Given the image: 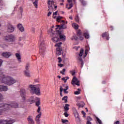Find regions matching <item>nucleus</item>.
Wrapping results in <instances>:
<instances>
[{
  "mask_svg": "<svg viewBox=\"0 0 124 124\" xmlns=\"http://www.w3.org/2000/svg\"><path fill=\"white\" fill-rule=\"evenodd\" d=\"M0 82L8 86H12L17 82L15 78L10 76H7L2 72H0Z\"/></svg>",
  "mask_w": 124,
  "mask_h": 124,
  "instance_id": "f257e3e1",
  "label": "nucleus"
},
{
  "mask_svg": "<svg viewBox=\"0 0 124 124\" xmlns=\"http://www.w3.org/2000/svg\"><path fill=\"white\" fill-rule=\"evenodd\" d=\"M18 107L19 105L16 102H13L11 104H0V109L1 110H5V111H7L11 108H18Z\"/></svg>",
  "mask_w": 124,
  "mask_h": 124,
  "instance_id": "f03ea898",
  "label": "nucleus"
},
{
  "mask_svg": "<svg viewBox=\"0 0 124 124\" xmlns=\"http://www.w3.org/2000/svg\"><path fill=\"white\" fill-rule=\"evenodd\" d=\"M62 19V17L61 16H59L57 17V21L59 23H61V25H57L56 27H57L56 28H55V30H62V29H66V26H65V24H67V21L65 22V21L63 20H61Z\"/></svg>",
  "mask_w": 124,
  "mask_h": 124,
  "instance_id": "7ed1b4c3",
  "label": "nucleus"
},
{
  "mask_svg": "<svg viewBox=\"0 0 124 124\" xmlns=\"http://www.w3.org/2000/svg\"><path fill=\"white\" fill-rule=\"evenodd\" d=\"M29 89H30L31 93H32L33 94L35 93L37 95H39L40 94V89L39 88L37 87V86L36 85H30Z\"/></svg>",
  "mask_w": 124,
  "mask_h": 124,
  "instance_id": "20e7f679",
  "label": "nucleus"
},
{
  "mask_svg": "<svg viewBox=\"0 0 124 124\" xmlns=\"http://www.w3.org/2000/svg\"><path fill=\"white\" fill-rule=\"evenodd\" d=\"M41 42L40 44V51L39 53L41 55H44V53H45V51L46 50V46H45V44H44V42L42 41V39L41 38L40 40Z\"/></svg>",
  "mask_w": 124,
  "mask_h": 124,
  "instance_id": "39448f33",
  "label": "nucleus"
},
{
  "mask_svg": "<svg viewBox=\"0 0 124 124\" xmlns=\"http://www.w3.org/2000/svg\"><path fill=\"white\" fill-rule=\"evenodd\" d=\"M4 40L6 41V42H9V43L15 42L16 40V37L15 35L10 34L9 35L6 36L4 38Z\"/></svg>",
  "mask_w": 124,
  "mask_h": 124,
  "instance_id": "423d86ee",
  "label": "nucleus"
},
{
  "mask_svg": "<svg viewBox=\"0 0 124 124\" xmlns=\"http://www.w3.org/2000/svg\"><path fill=\"white\" fill-rule=\"evenodd\" d=\"M48 11L53 12L54 11V8L55 7V5H54V1L53 0L51 1L50 0H48Z\"/></svg>",
  "mask_w": 124,
  "mask_h": 124,
  "instance_id": "0eeeda50",
  "label": "nucleus"
},
{
  "mask_svg": "<svg viewBox=\"0 0 124 124\" xmlns=\"http://www.w3.org/2000/svg\"><path fill=\"white\" fill-rule=\"evenodd\" d=\"M15 123V120L13 119H10L9 120H0V124H12Z\"/></svg>",
  "mask_w": 124,
  "mask_h": 124,
  "instance_id": "6e6552de",
  "label": "nucleus"
},
{
  "mask_svg": "<svg viewBox=\"0 0 124 124\" xmlns=\"http://www.w3.org/2000/svg\"><path fill=\"white\" fill-rule=\"evenodd\" d=\"M71 84L72 85H74V84H75V85L79 87V86H80V81L78 80V78H77L76 77H74L72 80Z\"/></svg>",
  "mask_w": 124,
  "mask_h": 124,
  "instance_id": "1a4fd4ad",
  "label": "nucleus"
},
{
  "mask_svg": "<svg viewBox=\"0 0 124 124\" xmlns=\"http://www.w3.org/2000/svg\"><path fill=\"white\" fill-rule=\"evenodd\" d=\"M83 54H84V49L81 48L80 49V53L79 54V58H78L79 61L81 62V67H82L83 65H84V62H83V60H82V58H81V57H82V56H83Z\"/></svg>",
  "mask_w": 124,
  "mask_h": 124,
  "instance_id": "9d476101",
  "label": "nucleus"
},
{
  "mask_svg": "<svg viewBox=\"0 0 124 124\" xmlns=\"http://www.w3.org/2000/svg\"><path fill=\"white\" fill-rule=\"evenodd\" d=\"M12 55V53L10 52H5L2 53V57L4 58H6V59H8L9 57H10Z\"/></svg>",
  "mask_w": 124,
  "mask_h": 124,
  "instance_id": "9b49d317",
  "label": "nucleus"
},
{
  "mask_svg": "<svg viewBox=\"0 0 124 124\" xmlns=\"http://www.w3.org/2000/svg\"><path fill=\"white\" fill-rule=\"evenodd\" d=\"M7 91H8L7 86L0 85V92H7Z\"/></svg>",
  "mask_w": 124,
  "mask_h": 124,
  "instance_id": "f8f14e48",
  "label": "nucleus"
},
{
  "mask_svg": "<svg viewBox=\"0 0 124 124\" xmlns=\"http://www.w3.org/2000/svg\"><path fill=\"white\" fill-rule=\"evenodd\" d=\"M7 31L8 32H13L14 31V27L12 25H9Z\"/></svg>",
  "mask_w": 124,
  "mask_h": 124,
  "instance_id": "ddd939ff",
  "label": "nucleus"
},
{
  "mask_svg": "<svg viewBox=\"0 0 124 124\" xmlns=\"http://www.w3.org/2000/svg\"><path fill=\"white\" fill-rule=\"evenodd\" d=\"M41 117V113H40L38 115L36 116L35 121L38 124H40V118Z\"/></svg>",
  "mask_w": 124,
  "mask_h": 124,
  "instance_id": "4468645a",
  "label": "nucleus"
},
{
  "mask_svg": "<svg viewBox=\"0 0 124 124\" xmlns=\"http://www.w3.org/2000/svg\"><path fill=\"white\" fill-rule=\"evenodd\" d=\"M62 42H60L55 45L56 47H58L56 48V52L62 51V49L60 47H61V45H62Z\"/></svg>",
  "mask_w": 124,
  "mask_h": 124,
  "instance_id": "2eb2a0df",
  "label": "nucleus"
},
{
  "mask_svg": "<svg viewBox=\"0 0 124 124\" xmlns=\"http://www.w3.org/2000/svg\"><path fill=\"white\" fill-rule=\"evenodd\" d=\"M52 41L53 42H58L60 40V38H59V34H56L55 35V37L52 38Z\"/></svg>",
  "mask_w": 124,
  "mask_h": 124,
  "instance_id": "dca6fc26",
  "label": "nucleus"
},
{
  "mask_svg": "<svg viewBox=\"0 0 124 124\" xmlns=\"http://www.w3.org/2000/svg\"><path fill=\"white\" fill-rule=\"evenodd\" d=\"M21 96L23 100H26V92L24 91H21L20 92Z\"/></svg>",
  "mask_w": 124,
  "mask_h": 124,
  "instance_id": "f3484780",
  "label": "nucleus"
},
{
  "mask_svg": "<svg viewBox=\"0 0 124 124\" xmlns=\"http://www.w3.org/2000/svg\"><path fill=\"white\" fill-rule=\"evenodd\" d=\"M69 110V104H65L64 106V112H68Z\"/></svg>",
  "mask_w": 124,
  "mask_h": 124,
  "instance_id": "a211bd4d",
  "label": "nucleus"
},
{
  "mask_svg": "<svg viewBox=\"0 0 124 124\" xmlns=\"http://www.w3.org/2000/svg\"><path fill=\"white\" fill-rule=\"evenodd\" d=\"M24 75L26 77H31V73H30V70H24Z\"/></svg>",
  "mask_w": 124,
  "mask_h": 124,
  "instance_id": "6ab92c4d",
  "label": "nucleus"
},
{
  "mask_svg": "<svg viewBox=\"0 0 124 124\" xmlns=\"http://www.w3.org/2000/svg\"><path fill=\"white\" fill-rule=\"evenodd\" d=\"M17 28H18V30H19V31H20L23 32L25 31V29H24V27H23L22 24H18Z\"/></svg>",
  "mask_w": 124,
  "mask_h": 124,
  "instance_id": "aec40b11",
  "label": "nucleus"
},
{
  "mask_svg": "<svg viewBox=\"0 0 124 124\" xmlns=\"http://www.w3.org/2000/svg\"><path fill=\"white\" fill-rule=\"evenodd\" d=\"M59 38L60 37V39L62 40H64L65 39V36L63 34H61V32H59Z\"/></svg>",
  "mask_w": 124,
  "mask_h": 124,
  "instance_id": "412c9836",
  "label": "nucleus"
},
{
  "mask_svg": "<svg viewBox=\"0 0 124 124\" xmlns=\"http://www.w3.org/2000/svg\"><path fill=\"white\" fill-rule=\"evenodd\" d=\"M28 121L29 124H34V121H33V119H32L31 116L28 118Z\"/></svg>",
  "mask_w": 124,
  "mask_h": 124,
  "instance_id": "4be33fe9",
  "label": "nucleus"
},
{
  "mask_svg": "<svg viewBox=\"0 0 124 124\" xmlns=\"http://www.w3.org/2000/svg\"><path fill=\"white\" fill-rule=\"evenodd\" d=\"M75 117L77 122H80V117H79V113L78 112H77L75 113Z\"/></svg>",
  "mask_w": 124,
  "mask_h": 124,
  "instance_id": "5701e85b",
  "label": "nucleus"
},
{
  "mask_svg": "<svg viewBox=\"0 0 124 124\" xmlns=\"http://www.w3.org/2000/svg\"><path fill=\"white\" fill-rule=\"evenodd\" d=\"M109 34L107 32H105L102 34V37H106L107 40H109Z\"/></svg>",
  "mask_w": 124,
  "mask_h": 124,
  "instance_id": "b1692460",
  "label": "nucleus"
},
{
  "mask_svg": "<svg viewBox=\"0 0 124 124\" xmlns=\"http://www.w3.org/2000/svg\"><path fill=\"white\" fill-rule=\"evenodd\" d=\"M16 57L18 61L21 62V55L19 53H16Z\"/></svg>",
  "mask_w": 124,
  "mask_h": 124,
  "instance_id": "393cba45",
  "label": "nucleus"
},
{
  "mask_svg": "<svg viewBox=\"0 0 124 124\" xmlns=\"http://www.w3.org/2000/svg\"><path fill=\"white\" fill-rule=\"evenodd\" d=\"M29 102L30 103V104H32V103H34V98H33V97H31L29 99Z\"/></svg>",
  "mask_w": 124,
  "mask_h": 124,
  "instance_id": "a878e982",
  "label": "nucleus"
},
{
  "mask_svg": "<svg viewBox=\"0 0 124 124\" xmlns=\"http://www.w3.org/2000/svg\"><path fill=\"white\" fill-rule=\"evenodd\" d=\"M87 124H92V123L91 122H90V121H92V118H91V117L90 116H88L87 118Z\"/></svg>",
  "mask_w": 124,
  "mask_h": 124,
  "instance_id": "bb28decb",
  "label": "nucleus"
},
{
  "mask_svg": "<svg viewBox=\"0 0 124 124\" xmlns=\"http://www.w3.org/2000/svg\"><path fill=\"white\" fill-rule=\"evenodd\" d=\"M35 99L36 100H37V101L36 102V105H37V106H39V105H40V102L39 101V98L36 97Z\"/></svg>",
  "mask_w": 124,
  "mask_h": 124,
  "instance_id": "cd10ccee",
  "label": "nucleus"
},
{
  "mask_svg": "<svg viewBox=\"0 0 124 124\" xmlns=\"http://www.w3.org/2000/svg\"><path fill=\"white\" fill-rule=\"evenodd\" d=\"M78 106H79V107H81L82 108H83V107H84V106H85V103H84V102H81L80 104H78Z\"/></svg>",
  "mask_w": 124,
  "mask_h": 124,
  "instance_id": "c85d7f7f",
  "label": "nucleus"
},
{
  "mask_svg": "<svg viewBox=\"0 0 124 124\" xmlns=\"http://www.w3.org/2000/svg\"><path fill=\"white\" fill-rule=\"evenodd\" d=\"M84 35L85 38H87V39L90 38V35L89 34V33L88 32L84 33Z\"/></svg>",
  "mask_w": 124,
  "mask_h": 124,
  "instance_id": "c756f323",
  "label": "nucleus"
},
{
  "mask_svg": "<svg viewBox=\"0 0 124 124\" xmlns=\"http://www.w3.org/2000/svg\"><path fill=\"white\" fill-rule=\"evenodd\" d=\"M89 50H90V49H89V46H86V49L85 50V55L83 56L84 58L87 57V54H88V52H89Z\"/></svg>",
  "mask_w": 124,
  "mask_h": 124,
  "instance_id": "7c9ffc66",
  "label": "nucleus"
},
{
  "mask_svg": "<svg viewBox=\"0 0 124 124\" xmlns=\"http://www.w3.org/2000/svg\"><path fill=\"white\" fill-rule=\"evenodd\" d=\"M30 63H27L25 65V70H29V69H30Z\"/></svg>",
  "mask_w": 124,
  "mask_h": 124,
  "instance_id": "2f4dec72",
  "label": "nucleus"
},
{
  "mask_svg": "<svg viewBox=\"0 0 124 124\" xmlns=\"http://www.w3.org/2000/svg\"><path fill=\"white\" fill-rule=\"evenodd\" d=\"M73 27L75 30H78V26L76 23L73 24Z\"/></svg>",
  "mask_w": 124,
  "mask_h": 124,
  "instance_id": "473e14b6",
  "label": "nucleus"
},
{
  "mask_svg": "<svg viewBox=\"0 0 124 124\" xmlns=\"http://www.w3.org/2000/svg\"><path fill=\"white\" fill-rule=\"evenodd\" d=\"M69 79V78L68 77H64L62 78V80L64 81V83H66V81Z\"/></svg>",
  "mask_w": 124,
  "mask_h": 124,
  "instance_id": "72a5a7b5",
  "label": "nucleus"
},
{
  "mask_svg": "<svg viewBox=\"0 0 124 124\" xmlns=\"http://www.w3.org/2000/svg\"><path fill=\"white\" fill-rule=\"evenodd\" d=\"M62 100H64L65 103H67V96H65L62 98Z\"/></svg>",
  "mask_w": 124,
  "mask_h": 124,
  "instance_id": "f704fd0d",
  "label": "nucleus"
},
{
  "mask_svg": "<svg viewBox=\"0 0 124 124\" xmlns=\"http://www.w3.org/2000/svg\"><path fill=\"white\" fill-rule=\"evenodd\" d=\"M96 119H97V124H102V122H101V120H100V119H99V118L96 117Z\"/></svg>",
  "mask_w": 124,
  "mask_h": 124,
  "instance_id": "c9c22d12",
  "label": "nucleus"
},
{
  "mask_svg": "<svg viewBox=\"0 0 124 124\" xmlns=\"http://www.w3.org/2000/svg\"><path fill=\"white\" fill-rule=\"evenodd\" d=\"M38 0H35L34 2H33L34 6L35 7H37V3H38Z\"/></svg>",
  "mask_w": 124,
  "mask_h": 124,
  "instance_id": "e433bc0d",
  "label": "nucleus"
},
{
  "mask_svg": "<svg viewBox=\"0 0 124 124\" xmlns=\"http://www.w3.org/2000/svg\"><path fill=\"white\" fill-rule=\"evenodd\" d=\"M80 89H78V91H76L74 92L75 94H80Z\"/></svg>",
  "mask_w": 124,
  "mask_h": 124,
  "instance_id": "4c0bfd02",
  "label": "nucleus"
},
{
  "mask_svg": "<svg viewBox=\"0 0 124 124\" xmlns=\"http://www.w3.org/2000/svg\"><path fill=\"white\" fill-rule=\"evenodd\" d=\"M80 1L83 5H86V4H87V2L84 0H80Z\"/></svg>",
  "mask_w": 124,
  "mask_h": 124,
  "instance_id": "58836bf2",
  "label": "nucleus"
},
{
  "mask_svg": "<svg viewBox=\"0 0 124 124\" xmlns=\"http://www.w3.org/2000/svg\"><path fill=\"white\" fill-rule=\"evenodd\" d=\"M79 16L78 15H76V17H75V20L77 23L79 22Z\"/></svg>",
  "mask_w": 124,
  "mask_h": 124,
  "instance_id": "ea45409f",
  "label": "nucleus"
},
{
  "mask_svg": "<svg viewBox=\"0 0 124 124\" xmlns=\"http://www.w3.org/2000/svg\"><path fill=\"white\" fill-rule=\"evenodd\" d=\"M67 112L68 111H64V113H63L64 116L66 117V118H67V117L69 116V114L67 113Z\"/></svg>",
  "mask_w": 124,
  "mask_h": 124,
  "instance_id": "a19ab883",
  "label": "nucleus"
},
{
  "mask_svg": "<svg viewBox=\"0 0 124 124\" xmlns=\"http://www.w3.org/2000/svg\"><path fill=\"white\" fill-rule=\"evenodd\" d=\"M65 72V69H63L62 71H61L60 72V73H61V74H62V75H64Z\"/></svg>",
  "mask_w": 124,
  "mask_h": 124,
  "instance_id": "79ce46f5",
  "label": "nucleus"
},
{
  "mask_svg": "<svg viewBox=\"0 0 124 124\" xmlns=\"http://www.w3.org/2000/svg\"><path fill=\"white\" fill-rule=\"evenodd\" d=\"M4 97L1 93H0V101H1L2 99H4Z\"/></svg>",
  "mask_w": 124,
  "mask_h": 124,
  "instance_id": "37998d69",
  "label": "nucleus"
},
{
  "mask_svg": "<svg viewBox=\"0 0 124 124\" xmlns=\"http://www.w3.org/2000/svg\"><path fill=\"white\" fill-rule=\"evenodd\" d=\"M69 3V7H68L67 8H68V9H71V8L73 6V4H72V3H71V2H70Z\"/></svg>",
  "mask_w": 124,
  "mask_h": 124,
  "instance_id": "c03bdc74",
  "label": "nucleus"
},
{
  "mask_svg": "<svg viewBox=\"0 0 124 124\" xmlns=\"http://www.w3.org/2000/svg\"><path fill=\"white\" fill-rule=\"evenodd\" d=\"M81 33H82V32H81V31L78 30V33H77L78 36H80V35H81Z\"/></svg>",
  "mask_w": 124,
  "mask_h": 124,
  "instance_id": "a18cd8bd",
  "label": "nucleus"
},
{
  "mask_svg": "<svg viewBox=\"0 0 124 124\" xmlns=\"http://www.w3.org/2000/svg\"><path fill=\"white\" fill-rule=\"evenodd\" d=\"M55 15H58V11H56L55 13H53V17L54 19L56 18V16H55Z\"/></svg>",
  "mask_w": 124,
  "mask_h": 124,
  "instance_id": "49530a36",
  "label": "nucleus"
},
{
  "mask_svg": "<svg viewBox=\"0 0 124 124\" xmlns=\"http://www.w3.org/2000/svg\"><path fill=\"white\" fill-rule=\"evenodd\" d=\"M58 60H59L58 62L59 63H61V62H62V58H61V57H58Z\"/></svg>",
  "mask_w": 124,
  "mask_h": 124,
  "instance_id": "de8ad7c7",
  "label": "nucleus"
},
{
  "mask_svg": "<svg viewBox=\"0 0 124 124\" xmlns=\"http://www.w3.org/2000/svg\"><path fill=\"white\" fill-rule=\"evenodd\" d=\"M56 54H57V55H58V56H60V55H62V51H56Z\"/></svg>",
  "mask_w": 124,
  "mask_h": 124,
  "instance_id": "09e8293b",
  "label": "nucleus"
},
{
  "mask_svg": "<svg viewBox=\"0 0 124 124\" xmlns=\"http://www.w3.org/2000/svg\"><path fill=\"white\" fill-rule=\"evenodd\" d=\"M82 114L83 115L84 118H86V113L84 112V111H81Z\"/></svg>",
  "mask_w": 124,
  "mask_h": 124,
  "instance_id": "8fccbe9b",
  "label": "nucleus"
},
{
  "mask_svg": "<svg viewBox=\"0 0 124 124\" xmlns=\"http://www.w3.org/2000/svg\"><path fill=\"white\" fill-rule=\"evenodd\" d=\"M70 73H71L72 75L73 76L75 75V71H71Z\"/></svg>",
  "mask_w": 124,
  "mask_h": 124,
  "instance_id": "3c124183",
  "label": "nucleus"
},
{
  "mask_svg": "<svg viewBox=\"0 0 124 124\" xmlns=\"http://www.w3.org/2000/svg\"><path fill=\"white\" fill-rule=\"evenodd\" d=\"M67 1L69 3L72 2V1H74V2L75 3V0H67Z\"/></svg>",
  "mask_w": 124,
  "mask_h": 124,
  "instance_id": "603ef678",
  "label": "nucleus"
},
{
  "mask_svg": "<svg viewBox=\"0 0 124 124\" xmlns=\"http://www.w3.org/2000/svg\"><path fill=\"white\" fill-rule=\"evenodd\" d=\"M63 91V89L62 88V87L61 86V87H60V93H62Z\"/></svg>",
  "mask_w": 124,
  "mask_h": 124,
  "instance_id": "864d4df0",
  "label": "nucleus"
},
{
  "mask_svg": "<svg viewBox=\"0 0 124 124\" xmlns=\"http://www.w3.org/2000/svg\"><path fill=\"white\" fill-rule=\"evenodd\" d=\"M3 61L1 59H0V66H1V64H2Z\"/></svg>",
  "mask_w": 124,
  "mask_h": 124,
  "instance_id": "5fc2aeb1",
  "label": "nucleus"
},
{
  "mask_svg": "<svg viewBox=\"0 0 124 124\" xmlns=\"http://www.w3.org/2000/svg\"><path fill=\"white\" fill-rule=\"evenodd\" d=\"M114 124H120V121H117L114 123Z\"/></svg>",
  "mask_w": 124,
  "mask_h": 124,
  "instance_id": "6e6d98bb",
  "label": "nucleus"
},
{
  "mask_svg": "<svg viewBox=\"0 0 124 124\" xmlns=\"http://www.w3.org/2000/svg\"><path fill=\"white\" fill-rule=\"evenodd\" d=\"M58 66H59L60 67H62V66H63V64H58Z\"/></svg>",
  "mask_w": 124,
  "mask_h": 124,
  "instance_id": "4d7b16f0",
  "label": "nucleus"
},
{
  "mask_svg": "<svg viewBox=\"0 0 124 124\" xmlns=\"http://www.w3.org/2000/svg\"><path fill=\"white\" fill-rule=\"evenodd\" d=\"M52 12L49 11L48 13L47 14V16H49L51 15V14L52 13Z\"/></svg>",
  "mask_w": 124,
  "mask_h": 124,
  "instance_id": "13d9d810",
  "label": "nucleus"
},
{
  "mask_svg": "<svg viewBox=\"0 0 124 124\" xmlns=\"http://www.w3.org/2000/svg\"><path fill=\"white\" fill-rule=\"evenodd\" d=\"M64 93H68V91H66V90H63Z\"/></svg>",
  "mask_w": 124,
  "mask_h": 124,
  "instance_id": "bf43d9fd",
  "label": "nucleus"
},
{
  "mask_svg": "<svg viewBox=\"0 0 124 124\" xmlns=\"http://www.w3.org/2000/svg\"><path fill=\"white\" fill-rule=\"evenodd\" d=\"M40 109H41L40 107H39L37 109L38 113H39V112H40Z\"/></svg>",
  "mask_w": 124,
  "mask_h": 124,
  "instance_id": "052dcab7",
  "label": "nucleus"
},
{
  "mask_svg": "<svg viewBox=\"0 0 124 124\" xmlns=\"http://www.w3.org/2000/svg\"><path fill=\"white\" fill-rule=\"evenodd\" d=\"M74 38L76 40H77V39H78V37L77 36H74Z\"/></svg>",
  "mask_w": 124,
  "mask_h": 124,
  "instance_id": "680f3d73",
  "label": "nucleus"
},
{
  "mask_svg": "<svg viewBox=\"0 0 124 124\" xmlns=\"http://www.w3.org/2000/svg\"><path fill=\"white\" fill-rule=\"evenodd\" d=\"M79 39L80 40H83V39H84V38L83 37H82V36H80L79 37Z\"/></svg>",
  "mask_w": 124,
  "mask_h": 124,
  "instance_id": "e2e57ef3",
  "label": "nucleus"
},
{
  "mask_svg": "<svg viewBox=\"0 0 124 124\" xmlns=\"http://www.w3.org/2000/svg\"><path fill=\"white\" fill-rule=\"evenodd\" d=\"M23 39V37H19V41H21V40Z\"/></svg>",
  "mask_w": 124,
  "mask_h": 124,
  "instance_id": "0e129e2a",
  "label": "nucleus"
},
{
  "mask_svg": "<svg viewBox=\"0 0 124 124\" xmlns=\"http://www.w3.org/2000/svg\"><path fill=\"white\" fill-rule=\"evenodd\" d=\"M69 19H70L71 20H73V18L72 17V16H69Z\"/></svg>",
  "mask_w": 124,
  "mask_h": 124,
  "instance_id": "69168bd1",
  "label": "nucleus"
},
{
  "mask_svg": "<svg viewBox=\"0 0 124 124\" xmlns=\"http://www.w3.org/2000/svg\"><path fill=\"white\" fill-rule=\"evenodd\" d=\"M64 90H66V91H67V90H68V86H66L65 89H64Z\"/></svg>",
  "mask_w": 124,
  "mask_h": 124,
  "instance_id": "338daca9",
  "label": "nucleus"
},
{
  "mask_svg": "<svg viewBox=\"0 0 124 124\" xmlns=\"http://www.w3.org/2000/svg\"><path fill=\"white\" fill-rule=\"evenodd\" d=\"M20 12H23V8L22 7L20 8Z\"/></svg>",
  "mask_w": 124,
  "mask_h": 124,
  "instance_id": "774afa93",
  "label": "nucleus"
}]
</instances>
